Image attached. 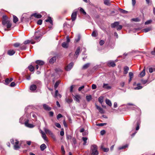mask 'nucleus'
I'll return each mask as SVG.
<instances>
[{"label":"nucleus","mask_w":155,"mask_h":155,"mask_svg":"<svg viewBox=\"0 0 155 155\" xmlns=\"http://www.w3.org/2000/svg\"><path fill=\"white\" fill-rule=\"evenodd\" d=\"M91 155H98L99 152L97 150V147L96 145L94 144L91 147Z\"/></svg>","instance_id":"f257e3e1"},{"label":"nucleus","mask_w":155,"mask_h":155,"mask_svg":"<svg viewBox=\"0 0 155 155\" xmlns=\"http://www.w3.org/2000/svg\"><path fill=\"white\" fill-rule=\"evenodd\" d=\"M33 38L37 42L40 41L41 39V34L39 31L35 32V35L33 36Z\"/></svg>","instance_id":"f03ea898"},{"label":"nucleus","mask_w":155,"mask_h":155,"mask_svg":"<svg viewBox=\"0 0 155 155\" xmlns=\"http://www.w3.org/2000/svg\"><path fill=\"white\" fill-rule=\"evenodd\" d=\"M72 97L74 101L78 102H79V99L81 98V96L80 95L78 94H76L75 95H72Z\"/></svg>","instance_id":"7ed1b4c3"},{"label":"nucleus","mask_w":155,"mask_h":155,"mask_svg":"<svg viewBox=\"0 0 155 155\" xmlns=\"http://www.w3.org/2000/svg\"><path fill=\"white\" fill-rule=\"evenodd\" d=\"M74 65V63L72 62H71L65 68V69L66 71H70Z\"/></svg>","instance_id":"20e7f679"},{"label":"nucleus","mask_w":155,"mask_h":155,"mask_svg":"<svg viewBox=\"0 0 155 155\" xmlns=\"http://www.w3.org/2000/svg\"><path fill=\"white\" fill-rule=\"evenodd\" d=\"M77 13L76 11L74 12L71 16V18L72 21H74L76 19L77 16Z\"/></svg>","instance_id":"39448f33"},{"label":"nucleus","mask_w":155,"mask_h":155,"mask_svg":"<svg viewBox=\"0 0 155 155\" xmlns=\"http://www.w3.org/2000/svg\"><path fill=\"white\" fill-rule=\"evenodd\" d=\"M28 120H27L25 122V126L27 127L32 128L34 127V125L33 124H29L28 123Z\"/></svg>","instance_id":"423d86ee"},{"label":"nucleus","mask_w":155,"mask_h":155,"mask_svg":"<svg viewBox=\"0 0 155 155\" xmlns=\"http://www.w3.org/2000/svg\"><path fill=\"white\" fill-rule=\"evenodd\" d=\"M107 65L109 67H114L116 64L113 61H109L107 62Z\"/></svg>","instance_id":"0eeeda50"},{"label":"nucleus","mask_w":155,"mask_h":155,"mask_svg":"<svg viewBox=\"0 0 155 155\" xmlns=\"http://www.w3.org/2000/svg\"><path fill=\"white\" fill-rule=\"evenodd\" d=\"M41 134L42 135V137L44 139V140H45L47 142L48 141V140L47 138V137H46V134H45V133L43 132L41 130Z\"/></svg>","instance_id":"6e6552de"},{"label":"nucleus","mask_w":155,"mask_h":155,"mask_svg":"<svg viewBox=\"0 0 155 155\" xmlns=\"http://www.w3.org/2000/svg\"><path fill=\"white\" fill-rule=\"evenodd\" d=\"M44 109L47 111H50L51 110V108L45 104L43 105Z\"/></svg>","instance_id":"1a4fd4ad"},{"label":"nucleus","mask_w":155,"mask_h":155,"mask_svg":"<svg viewBox=\"0 0 155 155\" xmlns=\"http://www.w3.org/2000/svg\"><path fill=\"white\" fill-rule=\"evenodd\" d=\"M49 63L51 64H52L56 61V58L55 57H54L51 58L50 59H49Z\"/></svg>","instance_id":"9d476101"},{"label":"nucleus","mask_w":155,"mask_h":155,"mask_svg":"<svg viewBox=\"0 0 155 155\" xmlns=\"http://www.w3.org/2000/svg\"><path fill=\"white\" fill-rule=\"evenodd\" d=\"M8 54L10 56L13 55L15 53V51L13 50H10L8 51Z\"/></svg>","instance_id":"9b49d317"},{"label":"nucleus","mask_w":155,"mask_h":155,"mask_svg":"<svg viewBox=\"0 0 155 155\" xmlns=\"http://www.w3.org/2000/svg\"><path fill=\"white\" fill-rule=\"evenodd\" d=\"M103 88L107 89H110L111 88V87L107 84H104L103 86Z\"/></svg>","instance_id":"f8f14e48"},{"label":"nucleus","mask_w":155,"mask_h":155,"mask_svg":"<svg viewBox=\"0 0 155 155\" xmlns=\"http://www.w3.org/2000/svg\"><path fill=\"white\" fill-rule=\"evenodd\" d=\"M35 63L40 65H42L45 63L43 61L40 60H37L35 61Z\"/></svg>","instance_id":"ddd939ff"},{"label":"nucleus","mask_w":155,"mask_h":155,"mask_svg":"<svg viewBox=\"0 0 155 155\" xmlns=\"http://www.w3.org/2000/svg\"><path fill=\"white\" fill-rule=\"evenodd\" d=\"M31 16H34L35 18H41L42 17V16L40 14H37L36 13H35L34 14H32L31 15Z\"/></svg>","instance_id":"4468645a"},{"label":"nucleus","mask_w":155,"mask_h":155,"mask_svg":"<svg viewBox=\"0 0 155 155\" xmlns=\"http://www.w3.org/2000/svg\"><path fill=\"white\" fill-rule=\"evenodd\" d=\"M129 70V68L127 66H125L124 68V74H126L127 73L128 71Z\"/></svg>","instance_id":"2eb2a0df"},{"label":"nucleus","mask_w":155,"mask_h":155,"mask_svg":"<svg viewBox=\"0 0 155 155\" xmlns=\"http://www.w3.org/2000/svg\"><path fill=\"white\" fill-rule=\"evenodd\" d=\"M80 51V47H78L76 51H75L74 55L75 56H76L77 58L78 56L79 55V53Z\"/></svg>","instance_id":"dca6fc26"},{"label":"nucleus","mask_w":155,"mask_h":155,"mask_svg":"<svg viewBox=\"0 0 155 155\" xmlns=\"http://www.w3.org/2000/svg\"><path fill=\"white\" fill-rule=\"evenodd\" d=\"M37 88V87L36 85L35 84H33L31 85L30 87V90L32 91H34L36 90Z\"/></svg>","instance_id":"f3484780"},{"label":"nucleus","mask_w":155,"mask_h":155,"mask_svg":"<svg viewBox=\"0 0 155 155\" xmlns=\"http://www.w3.org/2000/svg\"><path fill=\"white\" fill-rule=\"evenodd\" d=\"M119 24V22H115L111 24V27L113 28H114L116 27H117Z\"/></svg>","instance_id":"a211bd4d"},{"label":"nucleus","mask_w":155,"mask_h":155,"mask_svg":"<svg viewBox=\"0 0 155 155\" xmlns=\"http://www.w3.org/2000/svg\"><path fill=\"white\" fill-rule=\"evenodd\" d=\"M44 130L46 133L48 134L49 135L51 136L52 135L53 133L49 129L46 128L44 129Z\"/></svg>","instance_id":"6ab92c4d"},{"label":"nucleus","mask_w":155,"mask_h":155,"mask_svg":"<svg viewBox=\"0 0 155 155\" xmlns=\"http://www.w3.org/2000/svg\"><path fill=\"white\" fill-rule=\"evenodd\" d=\"M96 107L97 109H98L99 111L101 113V114H103L104 113V111L103 109L101 108V107H99L97 105H96Z\"/></svg>","instance_id":"aec40b11"},{"label":"nucleus","mask_w":155,"mask_h":155,"mask_svg":"<svg viewBox=\"0 0 155 155\" xmlns=\"http://www.w3.org/2000/svg\"><path fill=\"white\" fill-rule=\"evenodd\" d=\"M82 140L84 141V143L83 145H86L87 144V138L86 137H83L82 138Z\"/></svg>","instance_id":"412c9836"},{"label":"nucleus","mask_w":155,"mask_h":155,"mask_svg":"<svg viewBox=\"0 0 155 155\" xmlns=\"http://www.w3.org/2000/svg\"><path fill=\"white\" fill-rule=\"evenodd\" d=\"M68 42H64L62 44V46L64 48H66L68 47Z\"/></svg>","instance_id":"4be33fe9"},{"label":"nucleus","mask_w":155,"mask_h":155,"mask_svg":"<svg viewBox=\"0 0 155 155\" xmlns=\"http://www.w3.org/2000/svg\"><path fill=\"white\" fill-rule=\"evenodd\" d=\"M45 21L47 22H50L51 25H53V21L51 17H48V19L46 20Z\"/></svg>","instance_id":"5701e85b"},{"label":"nucleus","mask_w":155,"mask_h":155,"mask_svg":"<svg viewBox=\"0 0 155 155\" xmlns=\"http://www.w3.org/2000/svg\"><path fill=\"white\" fill-rule=\"evenodd\" d=\"M101 148L104 152H107L109 150V148L104 147L103 145H101Z\"/></svg>","instance_id":"b1692460"},{"label":"nucleus","mask_w":155,"mask_h":155,"mask_svg":"<svg viewBox=\"0 0 155 155\" xmlns=\"http://www.w3.org/2000/svg\"><path fill=\"white\" fill-rule=\"evenodd\" d=\"M90 64V63H87L84 64L82 67V69H85L88 68Z\"/></svg>","instance_id":"393cba45"},{"label":"nucleus","mask_w":155,"mask_h":155,"mask_svg":"<svg viewBox=\"0 0 155 155\" xmlns=\"http://www.w3.org/2000/svg\"><path fill=\"white\" fill-rule=\"evenodd\" d=\"M46 148V146L45 144L43 143L41 144L40 146L41 150V151H43Z\"/></svg>","instance_id":"a878e982"},{"label":"nucleus","mask_w":155,"mask_h":155,"mask_svg":"<svg viewBox=\"0 0 155 155\" xmlns=\"http://www.w3.org/2000/svg\"><path fill=\"white\" fill-rule=\"evenodd\" d=\"M151 30V28L150 27H148L144 28L143 30L144 32L146 33L150 31Z\"/></svg>","instance_id":"bb28decb"},{"label":"nucleus","mask_w":155,"mask_h":155,"mask_svg":"<svg viewBox=\"0 0 155 155\" xmlns=\"http://www.w3.org/2000/svg\"><path fill=\"white\" fill-rule=\"evenodd\" d=\"M106 103L110 106H112V103L110 101L109 99H107L106 100Z\"/></svg>","instance_id":"cd10ccee"},{"label":"nucleus","mask_w":155,"mask_h":155,"mask_svg":"<svg viewBox=\"0 0 155 155\" xmlns=\"http://www.w3.org/2000/svg\"><path fill=\"white\" fill-rule=\"evenodd\" d=\"M59 97L61 98V95L58 93V90H56L55 92V95L54 97Z\"/></svg>","instance_id":"c85d7f7f"},{"label":"nucleus","mask_w":155,"mask_h":155,"mask_svg":"<svg viewBox=\"0 0 155 155\" xmlns=\"http://www.w3.org/2000/svg\"><path fill=\"white\" fill-rule=\"evenodd\" d=\"M145 74V68L144 67V68L143 70L140 73V75L143 77L144 76Z\"/></svg>","instance_id":"c756f323"},{"label":"nucleus","mask_w":155,"mask_h":155,"mask_svg":"<svg viewBox=\"0 0 155 155\" xmlns=\"http://www.w3.org/2000/svg\"><path fill=\"white\" fill-rule=\"evenodd\" d=\"M9 21L7 20H3L2 21V23L3 25H5L9 22Z\"/></svg>","instance_id":"7c9ffc66"},{"label":"nucleus","mask_w":155,"mask_h":155,"mask_svg":"<svg viewBox=\"0 0 155 155\" xmlns=\"http://www.w3.org/2000/svg\"><path fill=\"white\" fill-rule=\"evenodd\" d=\"M128 145L126 144L124 146L118 147V149L119 150L121 149H124L126 147H128Z\"/></svg>","instance_id":"2f4dec72"},{"label":"nucleus","mask_w":155,"mask_h":155,"mask_svg":"<svg viewBox=\"0 0 155 155\" xmlns=\"http://www.w3.org/2000/svg\"><path fill=\"white\" fill-rule=\"evenodd\" d=\"M104 4L107 5H109L110 4V0H104Z\"/></svg>","instance_id":"473e14b6"},{"label":"nucleus","mask_w":155,"mask_h":155,"mask_svg":"<svg viewBox=\"0 0 155 155\" xmlns=\"http://www.w3.org/2000/svg\"><path fill=\"white\" fill-rule=\"evenodd\" d=\"M60 83V81H57L56 82L54 85V88L55 89H56L58 85H59Z\"/></svg>","instance_id":"72a5a7b5"},{"label":"nucleus","mask_w":155,"mask_h":155,"mask_svg":"<svg viewBox=\"0 0 155 155\" xmlns=\"http://www.w3.org/2000/svg\"><path fill=\"white\" fill-rule=\"evenodd\" d=\"M104 97L102 96H101L98 98V101L99 102L102 104L103 101Z\"/></svg>","instance_id":"f704fd0d"},{"label":"nucleus","mask_w":155,"mask_h":155,"mask_svg":"<svg viewBox=\"0 0 155 155\" xmlns=\"http://www.w3.org/2000/svg\"><path fill=\"white\" fill-rule=\"evenodd\" d=\"M28 69L31 72L33 71L34 70V68L32 65L29 66L28 67Z\"/></svg>","instance_id":"c9c22d12"},{"label":"nucleus","mask_w":155,"mask_h":155,"mask_svg":"<svg viewBox=\"0 0 155 155\" xmlns=\"http://www.w3.org/2000/svg\"><path fill=\"white\" fill-rule=\"evenodd\" d=\"M18 21V18L15 16H13V22L14 23H16Z\"/></svg>","instance_id":"e433bc0d"},{"label":"nucleus","mask_w":155,"mask_h":155,"mask_svg":"<svg viewBox=\"0 0 155 155\" xmlns=\"http://www.w3.org/2000/svg\"><path fill=\"white\" fill-rule=\"evenodd\" d=\"M69 25L67 24L66 23H64L63 25V28L64 31L67 30V28Z\"/></svg>","instance_id":"4c0bfd02"},{"label":"nucleus","mask_w":155,"mask_h":155,"mask_svg":"<svg viewBox=\"0 0 155 155\" xmlns=\"http://www.w3.org/2000/svg\"><path fill=\"white\" fill-rule=\"evenodd\" d=\"M137 126L136 127V130H138L139 129V126L140 124V121H138L137 123Z\"/></svg>","instance_id":"58836bf2"},{"label":"nucleus","mask_w":155,"mask_h":155,"mask_svg":"<svg viewBox=\"0 0 155 155\" xmlns=\"http://www.w3.org/2000/svg\"><path fill=\"white\" fill-rule=\"evenodd\" d=\"M149 71L150 73H152L153 71H155V68H149Z\"/></svg>","instance_id":"ea45409f"},{"label":"nucleus","mask_w":155,"mask_h":155,"mask_svg":"<svg viewBox=\"0 0 155 155\" xmlns=\"http://www.w3.org/2000/svg\"><path fill=\"white\" fill-rule=\"evenodd\" d=\"M26 48V46L25 45H21V46L20 47V49L21 50H25Z\"/></svg>","instance_id":"a19ab883"},{"label":"nucleus","mask_w":155,"mask_h":155,"mask_svg":"<svg viewBox=\"0 0 155 155\" xmlns=\"http://www.w3.org/2000/svg\"><path fill=\"white\" fill-rule=\"evenodd\" d=\"M86 98L87 100V101H89L91 99V98H92L91 96V95H89L88 96H87L86 97Z\"/></svg>","instance_id":"79ce46f5"},{"label":"nucleus","mask_w":155,"mask_h":155,"mask_svg":"<svg viewBox=\"0 0 155 155\" xmlns=\"http://www.w3.org/2000/svg\"><path fill=\"white\" fill-rule=\"evenodd\" d=\"M66 101L67 103L69 104L72 102L73 100L72 99L66 98Z\"/></svg>","instance_id":"37998d69"},{"label":"nucleus","mask_w":155,"mask_h":155,"mask_svg":"<svg viewBox=\"0 0 155 155\" xmlns=\"http://www.w3.org/2000/svg\"><path fill=\"white\" fill-rule=\"evenodd\" d=\"M140 84H137V87L135 88V90H139L140 89L142 88V87L139 86Z\"/></svg>","instance_id":"c03bdc74"},{"label":"nucleus","mask_w":155,"mask_h":155,"mask_svg":"<svg viewBox=\"0 0 155 155\" xmlns=\"http://www.w3.org/2000/svg\"><path fill=\"white\" fill-rule=\"evenodd\" d=\"M80 12L82 13L84 15H86V12L84 11V9L82 8H80Z\"/></svg>","instance_id":"a18cd8bd"},{"label":"nucleus","mask_w":155,"mask_h":155,"mask_svg":"<svg viewBox=\"0 0 155 155\" xmlns=\"http://www.w3.org/2000/svg\"><path fill=\"white\" fill-rule=\"evenodd\" d=\"M132 21L135 22H138L140 21V20L138 18H133L131 19Z\"/></svg>","instance_id":"49530a36"},{"label":"nucleus","mask_w":155,"mask_h":155,"mask_svg":"<svg viewBox=\"0 0 155 155\" xmlns=\"http://www.w3.org/2000/svg\"><path fill=\"white\" fill-rule=\"evenodd\" d=\"M61 150L63 154H64L65 153V151L63 146L62 145L61 146Z\"/></svg>","instance_id":"de8ad7c7"},{"label":"nucleus","mask_w":155,"mask_h":155,"mask_svg":"<svg viewBox=\"0 0 155 155\" xmlns=\"http://www.w3.org/2000/svg\"><path fill=\"white\" fill-rule=\"evenodd\" d=\"M119 10L122 13H127V11L125 10H124L121 8H119Z\"/></svg>","instance_id":"09e8293b"},{"label":"nucleus","mask_w":155,"mask_h":155,"mask_svg":"<svg viewBox=\"0 0 155 155\" xmlns=\"http://www.w3.org/2000/svg\"><path fill=\"white\" fill-rule=\"evenodd\" d=\"M11 26L12 24L9 21L7 24V28H9L11 27Z\"/></svg>","instance_id":"8fccbe9b"},{"label":"nucleus","mask_w":155,"mask_h":155,"mask_svg":"<svg viewBox=\"0 0 155 155\" xmlns=\"http://www.w3.org/2000/svg\"><path fill=\"white\" fill-rule=\"evenodd\" d=\"M20 148L19 146L18 145L15 144L14 145V149L15 150H17Z\"/></svg>","instance_id":"3c124183"},{"label":"nucleus","mask_w":155,"mask_h":155,"mask_svg":"<svg viewBox=\"0 0 155 155\" xmlns=\"http://www.w3.org/2000/svg\"><path fill=\"white\" fill-rule=\"evenodd\" d=\"M122 28V26L121 25H118L117 27V30H121Z\"/></svg>","instance_id":"603ef678"},{"label":"nucleus","mask_w":155,"mask_h":155,"mask_svg":"<svg viewBox=\"0 0 155 155\" xmlns=\"http://www.w3.org/2000/svg\"><path fill=\"white\" fill-rule=\"evenodd\" d=\"M91 35L94 37H96L97 36L96 33L95 31H94L92 32Z\"/></svg>","instance_id":"864d4df0"},{"label":"nucleus","mask_w":155,"mask_h":155,"mask_svg":"<svg viewBox=\"0 0 155 155\" xmlns=\"http://www.w3.org/2000/svg\"><path fill=\"white\" fill-rule=\"evenodd\" d=\"M13 46L15 47H18L20 46V44L18 43H16L14 44Z\"/></svg>","instance_id":"5fc2aeb1"},{"label":"nucleus","mask_w":155,"mask_h":155,"mask_svg":"<svg viewBox=\"0 0 155 155\" xmlns=\"http://www.w3.org/2000/svg\"><path fill=\"white\" fill-rule=\"evenodd\" d=\"M107 124L106 123H100V124H97V125L98 126H102L104 125H106Z\"/></svg>","instance_id":"6e6d98bb"},{"label":"nucleus","mask_w":155,"mask_h":155,"mask_svg":"<svg viewBox=\"0 0 155 155\" xmlns=\"http://www.w3.org/2000/svg\"><path fill=\"white\" fill-rule=\"evenodd\" d=\"M129 76L130 78H133L134 76V74L132 72H130L129 73Z\"/></svg>","instance_id":"4d7b16f0"},{"label":"nucleus","mask_w":155,"mask_h":155,"mask_svg":"<svg viewBox=\"0 0 155 155\" xmlns=\"http://www.w3.org/2000/svg\"><path fill=\"white\" fill-rule=\"evenodd\" d=\"M151 22H152V20H148L147 21H146L145 22V24L146 25L149 24H150Z\"/></svg>","instance_id":"13d9d810"},{"label":"nucleus","mask_w":155,"mask_h":155,"mask_svg":"<svg viewBox=\"0 0 155 155\" xmlns=\"http://www.w3.org/2000/svg\"><path fill=\"white\" fill-rule=\"evenodd\" d=\"M55 125L58 128H61V125L59 124L58 123H56L55 124Z\"/></svg>","instance_id":"bf43d9fd"},{"label":"nucleus","mask_w":155,"mask_h":155,"mask_svg":"<svg viewBox=\"0 0 155 155\" xmlns=\"http://www.w3.org/2000/svg\"><path fill=\"white\" fill-rule=\"evenodd\" d=\"M62 117L63 116L62 115L59 114L57 116V118L58 119L59 118Z\"/></svg>","instance_id":"052dcab7"},{"label":"nucleus","mask_w":155,"mask_h":155,"mask_svg":"<svg viewBox=\"0 0 155 155\" xmlns=\"http://www.w3.org/2000/svg\"><path fill=\"white\" fill-rule=\"evenodd\" d=\"M42 23V21L40 19L38 21L37 23L38 25H41Z\"/></svg>","instance_id":"680f3d73"},{"label":"nucleus","mask_w":155,"mask_h":155,"mask_svg":"<svg viewBox=\"0 0 155 155\" xmlns=\"http://www.w3.org/2000/svg\"><path fill=\"white\" fill-rule=\"evenodd\" d=\"M30 41H29V40H27L25 41L24 42V44L25 45H26L28 43H30Z\"/></svg>","instance_id":"e2e57ef3"},{"label":"nucleus","mask_w":155,"mask_h":155,"mask_svg":"<svg viewBox=\"0 0 155 155\" xmlns=\"http://www.w3.org/2000/svg\"><path fill=\"white\" fill-rule=\"evenodd\" d=\"M15 85V83L14 82H12L10 84V86L12 87H13Z\"/></svg>","instance_id":"0e129e2a"},{"label":"nucleus","mask_w":155,"mask_h":155,"mask_svg":"<svg viewBox=\"0 0 155 155\" xmlns=\"http://www.w3.org/2000/svg\"><path fill=\"white\" fill-rule=\"evenodd\" d=\"M60 135L61 136H63L64 135V131H63V129H62V130H61V131L60 132Z\"/></svg>","instance_id":"69168bd1"},{"label":"nucleus","mask_w":155,"mask_h":155,"mask_svg":"<svg viewBox=\"0 0 155 155\" xmlns=\"http://www.w3.org/2000/svg\"><path fill=\"white\" fill-rule=\"evenodd\" d=\"M97 86L96 85L94 84H93L92 86V88L93 89H95L96 88Z\"/></svg>","instance_id":"338daca9"},{"label":"nucleus","mask_w":155,"mask_h":155,"mask_svg":"<svg viewBox=\"0 0 155 155\" xmlns=\"http://www.w3.org/2000/svg\"><path fill=\"white\" fill-rule=\"evenodd\" d=\"M104 43V41L101 40L100 41L99 44L101 45H102Z\"/></svg>","instance_id":"774afa93"}]
</instances>
